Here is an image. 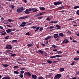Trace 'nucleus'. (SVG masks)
Wrapping results in <instances>:
<instances>
[{
    "label": "nucleus",
    "mask_w": 79,
    "mask_h": 79,
    "mask_svg": "<svg viewBox=\"0 0 79 79\" xmlns=\"http://www.w3.org/2000/svg\"><path fill=\"white\" fill-rule=\"evenodd\" d=\"M31 10L33 11V13H35V12H37L38 11V10L35 8H32L31 9L29 8L28 9V11H31Z\"/></svg>",
    "instance_id": "1"
},
{
    "label": "nucleus",
    "mask_w": 79,
    "mask_h": 79,
    "mask_svg": "<svg viewBox=\"0 0 79 79\" xmlns=\"http://www.w3.org/2000/svg\"><path fill=\"white\" fill-rule=\"evenodd\" d=\"M24 10V9L23 7L18 8L17 9V13H22Z\"/></svg>",
    "instance_id": "2"
},
{
    "label": "nucleus",
    "mask_w": 79,
    "mask_h": 79,
    "mask_svg": "<svg viewBox=\"0 0 79 79\" xmlns=\"http://www.w3.org/2000/svg\"><path fill=\"white\" fill-rule=\"evenodd\" d=\"M54 4L55 5H56V6H57V5H61V4H62V2L61 1L54 2Z\"/></svg>",
    "instance_id": "3"
},
{
    "label": "nucleus",
    "mask_w": 79,
    "mask_h": 79,
    "mask_svg": "<svg viewBox=\"0 0 79 79\" xmlns=\"http://www.w3.org/2000/svg\"><path fill=\"white\" fill-rule=\"evenodd\" d=\"M6 49H8V50H10L12 49V48H13V47H12L11 45H8L6 46Z\"/></svg>",
    "instance_id": "4"
},
{
    "label": "nucleus",
    "mask_w": 79,
    "mask_h": 79,
    "mask_svg": "<svg viewBox=\"0 0 79 79\" xmlns=\"http://www.w3.org/2000/svg\"><path fill=\"white\" fill-rule=\"evenodd\" d=\"M61 77V74H57L55 76V77L56 79H59Z\"/></svg>",
    "instance_id": "5"
},
{
    "label": "nucleus",
    "mask_w": 79,
    "mask_h": 79,
    "mask_svg": "<svg viewBox=\"0 0 79 79\" xmlns=\"http://www.w3.org/2000/svg\"><path fill=\"white\" fill-rule=\"evenodd\" d=\"M29 18V16L27 15V16L20 17L19 18V19H26V18Z\"/></svg>",
    "instance_id": "6"
},
{
    "label": "nucleus",
    "mask_w": 79,
    "mask_h": 79,
    "mask_svg": "<svg viewBox=\"0 0 79 79\" xmlns=\"http://www.w3.org/2000/svg\"><path fill=\"white\" fill-rule=\"evenodd\" d=\"M25 76H28V77H31V73L29 72H25Z\"/></svg>",
    "instance_id": "7"
},
{
    "label": "nucleus",
    "mask_w": 79,
    "mask_h": 79,
    "mask_svg": "<svg viewBox=\"0 0 79 79\" xmlns=\"http://www.w3.org/2000/svg\"><path fill=\"white\" fill-rule=\"evenodd\" d=\"M69 41L68 40V39H64L63 41L62 42V44H67V43H68L69 42Z\"/></svg>",
    "instance_id": "8"
},
{
    "label": "nucleus",
    "mask_w": 79,
    "mask_h": 79,
    "mask_svg": "<svg viewBox=\"0 0 79 79\" xmlns=\"http://www.w3.org/2000/svg\"><path fill=\"white\" fill-rule=\"evenodd\" d=\"M12 31V29H8L6 31L7 33H10V32H11Z\"/></svg>",
    "instance_id": "9"
},
{
    "label": "nucleus",
    "mask_w": 79,
    "mask_h": 79,
    "mask_svg": "<svg viewBox=\"0 0 79 79\" xmlns=\"http://www.w3.org/2000/svg\"><path fill=\"white\" fill-rule=\"evenodd\" d=\"M24 13L26 14H29L30 13V12H29V10H28V9H26V10L24 11Z\"/></svg>",
    "instance_id": "10"
},
{
    "label": "nucleus",
    "mask_w": 79,
    "mask_h": 79,
    "mask_svg": "<svg viewBox=\"0 0 79 79\" xmlns=\"http://www.w3.org/2000/svg\"><path fill=\"white\" fill-rule=\"evenodd\" d=\"M56 27H57L56 28V29H61V27L59 25H56Z\"/></svg>",
    "instance_id": "11"
},
{
    "label": "nucleus",
    "mask_w": 79,
    "mask_h": 79,
    "mask_svg": "<svg viewBox=\"0 0 79 79\" xmlns=\"http://www.w3.org/2000/svg\"><path fill=\"white\" fill-rule=\"evenodd\" d=\"M53 35L54 39H56V38L58 37V34H55Z\"/></svg>",
    "instance_id": "12"
},
{
    "label": "nucleus",
    "mask_w": 79,
    "mask_h": 79,
    "mask_svg": "<svg viewBox=\"0 0 79 79\" xmlns=\"http://www.w3.org/2000/svg\"><path fill=\"white\" fill-rule=\"evenodd\" d=\"M32 77L33 79H37V76L35 75H32Z\"/></svg>",
    "instance_id": "13"
},
{
    "label": "nucleus",
    "mask_w": 79,
    "mask_h": 79,
    "mask_svg": "<svg viewBox=\"0 0 79 79\" xmlns=\"http://www.w3.org/2000/svg\"><path fill=\"white\" fill-rule=\"evenodd\" d=\"M52 36H48L47 38H46L44 39V40H48L49 39H51Z\"/></svg>",
    "instance_id": "14"
},
{
    "label": "nucleus",
    "mask_w": 79,
    "mask_h": 79,
    "mask_svg": "<svg viewBox=\"0 0 79 79\" xmlns=\"http://www.w3.org/2000/svg\"><path fill=\"white\" fill-rule=\"evenodd\" d=\"M47 62L48 63H49V64H52V61H51V60H47Z\"/></svg>",
    "instance_id": "15"
},
{
    "label": "nucleus",
    "mask_w": 79,
    "mask_h": 79,
    "mask_svg": "<svg viewBox=\"0 0 79 79\" xmlns=\"http://www.w3.org/2000/svg\"><path fill=\"white\" fill-rule=\"evenodd\" d=\"M27 47H33V44H28L27 45Z\"/></svg>",
    "instance_id": "16"
},
{
    "label": "nucleus",
    "mask_w": 79,
    "mask_h": 79,
    "mask_svg": "<svg viewBox=\"0 0 79 79\" xmlns=\"http://www.w3.org/2000/svg\"><path fill=\"white\" fill-rule=\"evenodd\" d=\"M56 58H61V57H62V56L59 55H57L56 56Z\"/></svg>",
    "instance_id": "17"
},
{
    "label": "nucleus",
    "mask_w": 79,
    "mask_h": 79,
    "mask_svg": "<svg viewBox=\"0 0 79 79\" xmlns=\"http://www.w3.org/2000/svg\"><path fill=\"white\" fill-rule=\"evenodd\" d=\"M39 8L40 10H45V8L44 7H40Z\"/></svg>",
    "instance_id": "18"
},
{
    "label": "nucleus",
    "mask_w": 79,
    "mask_h": 79,
    "mask_svg": "<svg viewBox=\"0 0 79 79\" xmlns=\"http://www.w3.org/2000/svg\"><path fill=\"white\" fill-rule=\"evenodd\" d=\"M63 8H64V6H62L59 7L58 8L59 10H63Z\"/></svg>",
    "instance_id": "19"
},
{
    "label": "nucleus",
    "mask_w": 79,
    "mask_h": 79,
    "mask_svg": "<svg viewBox=\"0 0 79 79\" xmlns=\"http://www.w3.org/2000/svg\"><path fill=\"white\" fill-rule=\"evenodd\" d=\"M52 47H54V48H55H55H56L58 47V46H55V45L54 44L52 45Z\"/></svg>",
    "instance_id": "20"
},
{
    "label": "nucleus",
    "mask_w": 79,
    "mask_h": 79,
    "mask_svg": "<svg viewBox=\"0 0 79 79\" xmlns=\"http://www.w3.org/2000/svg\"><path fill=\"white\" fill-rule=\"evenodd\" d=\"M39 28H40V27H38L36 28V30L35 31V32H37L39 29Z\"/></svg>",
    "instance_id": "21"
},
{
    "label": "nucleus",
    "mask_w": 79,
    "mask_h": 79,
    "mask_svg": "<svg viewBox=\"0 0 79 79\" xmlns=\"http://www.w3.org/2000/svg\"><path fill=\"white\" fill-rule=\"evenodd\" d=\"M60 71L61 72H63V71H64V68H60Z\"/></svg>",
    "instance_id": "22"
},
{
    "label": "nucleus",
    "mask_w": 79,
    "mask_h": 79,
    "mask_svg": "<svg viewBox=\"0 0 79 79\" xmlns=\"http://www.w3.org/2000/svg\"><path fill=\"white\" fill-rule=\"evenodd\" d=\"M14 73L15 74H19V72L17 71H14Z\"/></svg>",
    "instance_id": "23"
},
{
    "label": "nucleus",
    "mask_w": 79,
    "mask_h": 79,
    "mask_svg": "<svg viewBox=\"0 0 79 79\" xmlns=\"http://www.w3.org/2000/svg\"><path fill=\"white\" fill-rule=\"evenodd\" d=\"M39 52L41 54H44V52L41 50H39Z\"/></svg>",
    "instance_id": "24"
},
{
    "label": "nucleus",
    "mask_w": 79,
    "mask_h": 79,
    "mask_svg": "<svg viewBox=\"0 0 79 79\" xmlns=\"http://www.w3.org/2000/svg\"><path fill=\"white\" fill-rule=\"evenodd\" d=\"M15 6L13 5H11L10 6V8H11V9H13L15 8Z\"/></svg>",
    "instance_id": "25"
},
{
    "label": "nucleus",
    "mask_w": 79,
    "mask_h": 79,
    "mask_svg": "<svg viewBox=\"0 0 79 79\" xmlns=\"http://www.w3.org/2000/svg\"><path fill=\"white\" fill-rule=\"evenodd\" d=\"M3 66L4 67H8V66H9V65H7L6 64H3Z\"/></svg>",
    "instance_id": "26"
},
{
    "label": "nucleus",
    "mask_w": 79,
    "mask_h": 79,
    "mask_svg": "<svg viewBox=\"0 0 79 79\" xmlns=\"http://www.w3.org/2000/svg\"><path fill=\"white\" fill-rule=\"evenodd\" d=\"M19 77H21V78H23L24 76H23V74H20L19 75Z\"/></svg>",
    "instance_id": "27"
},
{
    "label": "nucleus",
    "mask_w": 79,
    "mask_h": 79,
    "mask_svg": "<svg viewBox=\"0 0 79 79\" xmlns=\"http://www.w3.org/2000/svg\"><path fill=\"white\" fill-rule=\"evenodd\" d=\"M38 79H44V77H38Z\"/></svg>",
    "instance_id": "28"
},
{
    "label": "nucleus",
    "mask_w": 79,
    "mask_h": 79,
    "mask_svg": "<svg viewBox=\"0 0 79 79\" xmlns=\"http://www.w3.org/2000/svg\"><path fill=\"white\" fill-rule=\"evenodd\" d=\"M59 35H60V36H61V37H63V36L64 35L62 33H59Z\"/></svg>",
    "instance_id": "29"
},
{
    "label": "nucleus",
    "mask_w": 79,
    "mask_h": 79,
    "mask_svg": "<svg viewBox=\"0 0 79 79\" xmlns=\"http://www.w3.org/2000/svg\"><path fill=\"white\" fill-rule=\"evenodd\" d=\"M79 60V58H77L76 57L75 58L73 59V60H74V61H77V60Z\"/></svg>",
    "instance_id": "30"
},
{
    "label": "nucleus",
    "mask_w": 79,
    "mask_h": 79,
    "mask_svg": "<svg viewBox=\"0 0 79 79\" xmlns=\"http://www.w3.org/2000/svg\"><path fill=\"white\" fill-rule=\"evenodd\" d=\"M56 53H58V54H60L62 53V52L61 51H57Z\"/></svg>",
    "instance_id": "31"
},
{
    "label": "nucleus",
    "mask_w": 79,
    "mask_h": 79,
    "mask_svg": "<svg viewBox=\"0 0 79 79\" xmlns=\"http://www.w3.org/2000/svg\"><path fill=\"white\" fill-rule=\"evenodd\" d=\"M37 26H33L32 27H31V29H36L37 28Z\"/></svg>",
    "instance_id": "32"
},
{
    "label": "nucleus",
    "mask_w": 79,
    "mask_h": 79,
    "mask_svg": "<svg viewBox=\"0 0 79 79\" xmlns=\"http://www.w3.org/2000/svg\"><path fill=\"white\" fill-rule=\"evenodd\" d=\"M20 73L21 74H24V71L23 70H21L20 72Z\"/></svg>",
    "instance_id": "33"
},
{
    "label": "nucleus",
    "mask_w": 79,
    "mask_h": 79,
    "mask_svg": "<svg viewBox=\"0 0 79 79\" xmlns=\"http://www.w3.org/2000/svg\"><path fill=\"white\" fill-rule=\"evenodd\" d=\"M79 8V6H75L74 7V9H77V8Z\"/></svg>",
    "instance_id": "34"
},
{
    "label": "nucleus",
    "mask_w": 79,
    "mask_h": 79,
    "mask_svg": "<svg viewBox=\"0 0 79 79\" xmlns=\"http://www.w3.org/2000/svg\"><path fill=\"white\" fill-rule=\"evenodd\" d=\"M13 68L14 69V68H17V69L19 68V67L17 65L15 66Z\"/></svg>",
    "instance_id": "35"
},
{
    "label": "nucleus",
    "mask_w": 79,
    "mask_h": 79,
    "mask_svg": "<svg viewBox=\"0 0 79 79\" xmlns=\"http://www.w3.org/2000/svg\"><path fill=\"white\" fill-rule=\"evenodd\" d=\"M6 32H4V33H1V35H6Z\"/></svg>",
    "instance_id": "36"
},
{
    "label": "nucleus",
    "mask_w": 79,
    "mask_h": 79,
    "mask_svg": "<svg viewBox=\"0 0 79 79\" xmlns=\"http://www.w3.org/2000/svg\"><path fill=\"white\" fill-rule=\"evenodd\" d=\"M50 58H56V56H51L50 57Z\"/></svg>",
    "instance_id": "37"
},
{
    "label": "nucleus",
    "mask_w": 79,
    "mask_h": 79,
    "mask_svg": "<svg viewBox=\"0 0 79 79\" xmlns=\"http://www.w3.org/2000/svg\"><path fill=\"white\" fill-rule=\"evenodd\" d=\"M20 26H21V27H24L25 26H26V25L24 24H21L20 25Z\"/></svg>",
    "instance_id": "38"
},
{
    "label": "nucleus",
    "mask_w": 79,
    "mask_h": 79,
    "mask_svg": "<svg viewBox=\"0 0 79 79\" xmlns=\"http://www.w3.org/2000/svg\"><path fill=\"white\" fill-rule=\"evenodd\" d=\"M3 23H4V24H6L8 23V21L7 22H3Z\"/></svg>",
    "instance_id": "39"
},
{
    "label": "nucleus",
    "mask_w": 79,
    "mask_h": 79,
    "mask_svg": "<svg viewBox=\"0 0 79 79\" xmlns=\"http://www.w3.org/2000/svg\"><path fill=\"white\" fill-rule=\"evenodd\" d=\"M9 52H11V50H6V53H8Z\"/></svg>",
    "instance_id": "40"
},
{
    "label": "nucleus",
    "mask_w": 79,
    "mask_h": 79,
    "mask_svg": "<svg viewBox=\"0 0 79 79\" xmlns=\"http://www.w3.org/2000/svg\"><path fill=\"white\" fill-rule=\"evenodd\" d=\"M10 56H16V54H12Z\"/></svg>",
    "instance_id": "41"
},
{
    "label": "nucleus",
    "mask_w": 79,
    "mask_h": 79,
    "mask_svg": "<svg viewBox=\"0 0 79 79\" xmlns=\"http://www.w3.org/2000/svg\"><path fill=\"white\" fill-rule=\"evenodd\" d=\"M55 28V27H53V26H51V27H49V29H53V28Z\"/></svg>",
    "instance_id": "42"
},
{
    "label": "nucleus",
    "mask_w": 79,
    "mask_h": 79,
    "mask_svg": "<svg viewBox=\"0 0 79 79\" xmlns=\"http://www.w3.org/2000/svg\"><path fill=\"white\" fill-rule=\"evenodd\" d=\"M8 21H9V22H10V23H11V21H13V20H11V19H8Z\"/></svg>",
    "instance_id": "43"
},
{
    "label": "nucleus",
    "mask_w": 79,
    "mask_h": 79,
    "mask_svg": "<svg viewBox=\"0 0 79 79\" xmlns=\"http://www.w3.org/2000/svg\"><path fill=\"white\" fill-rule=\"evenodd\" d=\"M22 24H24V25H26V23L25 22H23L22 23Z\"/></svg>",
    "instance_id": "44"
},
{
    "label": "nucleus",
    "mask_w": 79,
    "mask_h": 79,
    "mask_svg": "<svg viewBox=\"0 0 79 79\" xmlns=\"http://www.w3.org/2000/svg\"><path fill=\"white\" fill-rule=\"evenodd\" d=\"M6 79H10V77L9 76L6 77Z\"/></svg>",
    "instance_id": "45"
},
{
    "label": "nucleus",
    "mask_w": 79,
    "mask_h": 79,
    "mask_svg": "<svg viewBox=\"0 0 79 79\" xmlns=\"http://www.w3.org/2000/svg\"><path fill=\"white\" fill-rule=\"evenodd\" d=\"M46 20H47V21H50V20H51V19H50L49 17H48L46 19Z\"/></svg>",
    "instance_id": "46"
},
{
    "label": "nucleus",
    "mask_w": 79,
    "mask_h": 79,
    "mask_svg": "<svg viewBox=\"0 0 79 79\" xmlns=\"http://www.w3.org/2000/svg\"><path fill=\"white\" fill-rule=\"evenodd\" d=\"M40 15H39V14H38L36 15H35V17H37V16H39Z\"/></svg>",
    "instance_id": "47"
},
{
    "label": "nucleus",
    "mask_w": 79,
    "mask_h": 79,
    "mask_svg": "<svg viewBox=\"0 0 79 79\" xmlns=\"http://www.w3.org/2000/svg\"><path fill=\"white\" fill-rule=\"evenodd\" d=\"M26 35H31L29 32H28L27 33H26Z\"/></svg>",
    "instance_id": "48"
},
{
    "label": "nucleus",
    "mask_w": 79,
    "mask_h": 79,
    "mask_svg": "<svg viewBox=\"0 0 79 79\" xmlns=\"http://www.w3.org/2000/svg\"><path fill=\"white\" fill-rule=\"evenodd\" d=\"M17 42V40H13L12 41L13 43H15V42Z\"/></svg>",
    "instance_id": "49"
},
{
    "label": "nucleus",
    "mask_w": 79,
    "mask_h": 79,
    "mask_svg": "<svg viewBox=\"0 0 79 79\" xmlns=\"http://www.w3.org/2000/svg\"><path fill=\"white\" fill-rule=\"evenodd\" d=\"M43 30V28H42V27H40V28L39 31H42Z\"/></svg>",
    "instance_id": "50"
},
{
    "label": "nucleus",
    "mask_w": 79,
    "mask_h": 79,
    "mask_svg": "<svg viewBox=\"0 0 79 79\" xmlns=\"http://www.w3.org/2000/svg\"><path fill=\"white\" fill-rule=\"evenodd\" d=\"M73 19H74L72 18H70L68 19V21H72V20H73Z\"/></svg>",
    "instance_id": "51"
},
{
    "label": "nucleus",
    "mask_w": 79,
    "mask_h": 79,
    "mask_svg": "<svg viewBox=\"0 0 79 79\" xmlns=\"http://www.w3.org/2000/svg\"><path fill=\"white\" fill-rule=\"evenodd\" d=\"M38 18L39 19H42V18H43V17L41 16L40 17H38Z\"/></svg>",
    "instance_id": "52"
},
{
    "label": "nucleus",
    "mask_w": 79,
    "mask_h": 79,
    "mask_svg": "<svg viewBox=\"0 0 79 79\" xmlns=\"http://www.w3.org/2000/svg\"><path fill=\"white\" fill-rule=\"evenodd\" d=\"M74 61H73V62L71 64V65L72 66H73V65L74 64Z\"/></svg>",
    "instance_id": "53"
},
{
    "label": "nucleus",
    "mask_w": 79,
    "mask_h": 79,
    "mask_svg": "<svg viewBox=\"0 0 79 79\" xmlns=\"http://www.w3.org/2000/svg\"><path fill=\"white\" fill-rule=\"evenodd\" d=\"M8 37H9V36H6L5 37V39H6H6H8Z\"/></svg>",
    "instance_id": "54"
},
{
    "label": "nucleus",
    "mask_w": 79,
    "mask_h": 79,
    "mask_svg": "<svg viewBox=\"0 0 79 79\" xmlns=\"http://www.w3.org/2000/svg\"><path fill=\"white\" fill-rule=\"evenodd\" d=\"M77 13L78 15H79V10H78L77 11Z\"/></svg>",
    "instance_id": "55"
},
{
    "label": "nucleus",
    "mask_w": 79,
    "mask_h": 79,
    "mask_svg": "<svg viewBox=\"0 0 79 79\" xmlns=\"http://www.w3.org/2000/svg\"><path fill=\"white\" fill-rule=\"evenodd\" d=\"M72 42H74V43H77V41H76V40H73Z\"/></svg>",
    "instance_id": "56"
},
{
    "label": "nucleus",
    "mask_w": 79,
    "mask_h": 79,
    "mask_svg": "<svg viewBox=\"0 0 79 79\" xmlns=\"http://www.w3.org/2000/svg\"><path fill=\"white\" fill-rule=\"evenodd\" d=\"M57 23H58V22L57 21H54V24H56Z\"/></svg>",
    "instance_id": "57"
},
{
    "label": "nucleus",
    "mask_w": 79,
    "mask_h": 79,
    "mask_svg": "<svg viewBox=\"0 0 79 79\" xmlns=\"http://www.w3.org/2000/svg\"><path fill=\"white\" fill-rule=\"evenodd\" d=\"M7 27H11V26L10 25H7Z\"/></svg>",
    "instance_id": "58"
},
{
    "label": "nucleus",
    "mask_w": 79,
    "mask_h": 79,
    "mask_svg": "<svg viewBox=\"0 0 79 79\" xmlns=\"http://www.w3.org/2000/svg\"><path fill=\"white\" fill-rule=\"evenodd\" d=\"M4 60H6V61H7V60H8V58L7 57L5 58Z\"/></svg>",
    "instance_id": "59"
},
{
    "label": "nucleus",
    "mask_w": 79,
    "mask_h": 79,
    "mask_svg": "<svg viewBox=\"0 0 79 79\" xmlns=\"http://www.w3.org/2000/svg\"><path fill=\"white\" fill-rule=\"evenodd\" d=\"M1 21H3V20H4V18L3 17H2L1 18Z\"/></svg>",
    "instance_id": "60"
},
{
    "label": "nucleus",
    "mask_w": 79,
    "mask_h": 79,
    "mask_svg": "<svg viewBox=\"0 0 79 79\" xmlns=\"http://www.w3.org/2000/svg\"><path fill=\"white\" fill-rule=\"evenodd\" d=\"M0 28L1 29H3V27H2V26H0Z\"/></svg>",
    "instance_id": "61"
},
{
    "label": "nucleus",
    "mask_w": 79,
    "mask_h": 79,
    "mask_svg": "<svg viewBox=\"0 0 79 79\" xmlns=\"http://www.w3.org/2000/svg\"><path fill=\"white\" fill-rule=\"evenodd\" d=\"M41 45H42V46H45V44H41Z\"/></svg>",
    "instance_id": "62"
},
{
    "label": "nucleus",
    "mask_w": 79,
    "mask_h": 79,
    "mask_svg": "<svg viewBox=\"0 0 79 79\" xmlns=\"http://www.w3.org/2000/svg\"><path fill=\"white\" fill-rule=\"evenodd\" d=\"M76 74H79V71H77L76 72Z\"/></svg>",
    "instance_id": "63"
},
{
    "label": "nucleus",
    "mask_w": 79,
    "mask_h": 79,
    "mask_svg": "<svg viewBox=\"0 0 79 79\" xmlns=\"http://www.w3.org/2000/svg\"><path fill=\"white\" fill-rule=\"evenodd\" d=\"M77 79V77H74L72 78V79Z\"/></svg>",
    "instance_id": "64"
}]
</instances>
